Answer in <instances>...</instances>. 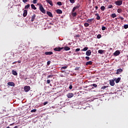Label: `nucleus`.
I'll return each instance as SVG.
<instances>
[{"instance_id":"1","label":"nucleus","mask_w":128,"mask_h":128,"mask_svg":"<svg viewBox=\"0 0 128 128\" xmlns=\"http://www.w3.org/2000/svg\"><path fill=\"white\" fill-rule=\"evenodd\" d=\"M39 9L42 12V14H46V10H44V6H42V5H40Z\"/></svg>"},{"instance_id":"2","label":"nucleus","mask_w":128,"mask_h":128,"mask_svg":"<svg viewBox=\"0 0 128 128\" xmlns=\"http://www.w3.org/2000/svg\"><path fill=\"white\" fill-rule=\"evenodd\" d=\"M24 90L26 92H30V86H25L24 87Z\"/></svg>"},{"instance_id":"3","label":"nucleus","mask_w":128,"mask_h":128,"mask_svg":"<svg viewBox=\"0 0 128 128\" xmlns=\"http://www.w3.org/2000/svg\"><path fill=\"white\" fill-rule=\"evenodd\" d=\"M116 6H122V0H118L115 2Z\"/></svg>"},{"instance_id":"4","label":"nucleus","mask_w":128,"mask_h":128,"mask_svg":"<svg viewBox=\"0 0 128 128\" xmlns=\"http://www.w3.org/2000/svg\"><path fill=\"white\" fill-rule=\"evenodd\" d=\"M120 52L118 50H116L114 53V56H120Z\"/></svg>"},{"instance_id":"5","label":"nucleus","mask_w":128,"mask_h":128,"mask_svg":"<svg viewBox=\"0 0 128 128\" xmlns=\"http://www.w3.org/2000/svg\"><path fill=\"white\" fill-rule=\"evenodd\" d=\"M64 50V47L62 48H54V50L55 52H60V50Z\"/></svg>"},{"instance_id":"6","label":"nucleus","mask_w":128,"mask_h":128,"mask_svg":"<svg viewBox=\"0 0 128 128\" xmlns=\"http://www.w3.org/2000/svg\"><path fill=\"white\" fill-rule=\"evenodd\" d=\"M110 84L112 86H114L116 84L114 83V80H110Z\"/></svg>"},{"instance_id":"7","label":"nucleus","mask_w":128,"mask_h":128,"mask_svg":"<svg viewBox=\"0 0 128 128\" xmlns=\"http://www.w3.org/2000/svg\"><path fill=\"white\" fill-rule=\"evenodd\" d=\"M86 56H90V54H92V51L90 50H88L86 52Z\"/></svg>"},{"instance_id":"8","label":"nucleus","mask_w":128,"mask_h":128,"mask_svg":"<svg viewBox=\"0 0 128 128\" xmlns=\"http://www.w3.org/2000/svg\"><path fill=\"white\" fill-rule=\"evenodd\" d=\"M7 84L10 86H16V84L14 82H8Z\"/></svg>"},{"instance_id":"9","label":"nucleus","mask_w":128,"mask_h":128,"mask_svg":"<svg viewBox=\"0 0 128 128\" xmlns=\"http://www.w3.org/2000/svg\"><path fill=\"white\" fill-rule=\"evenodd\" d=\"M121 72H122V69L119 68L116 70V74H120Z\"/></svg>"},{"instance_id":"10","label":"nucleus","mask_w":128,"mask_h":128,"mask_svg":"<svg viewBox=\"0 0 128 128\" xmlns=\"http://www.w3.org/2000/svg\"><path fill=\"white\" fill-rule=\"evenodd\" d=\"M74 96V94L72 93H69L67 94V97L68 98H72Z\"/></svg>"},{"instance_id":"11","label":"nucleus","mask_w":128,"mask_h":128,"mask_svg":"<svg viewBox=\"0 0 128 128\" xmlns=\"http://www.w3.org/2000/svg\"><path fill=\"white\" fill-rule=\"evenodd\" d=\"M46 14H47L48 16H50V18H54V16H52V14L51 12L47 11Z\"/></svg>"},{"instance_id":"12","label":"nucleus","mask_w":128,"mask_h":128,"mask_svg":"<svg viewBox=\"0 0 128 128\" xmlns=\"http://www.w3.org/2000/svg\"><path fill=\"white\" fill-rule=\"evenodd\" d=\"M46 2H48V4H50V6H54V4H52V0H46Z\"/></svg>"},{"instance_id":"13","label":"nucleus","mask_w":128,"mask_h":128,"mask_svg":"<svg viewBox=\"0 0 128 128\" xmlns=\"http://www.w3.org/2000/svg\"><path fill=\"white\" fill-rule=\"evenodd\" d=\"M53 54L54 52H44V54H46V56H51V54Z\"/></svg>"},{"instance_id":"14","label":"nucleus","mask_w":128,"mask_h":128,"mask_svg":"<svg viewBox=\"0 0 128 128\" xmlns=\"http://www.w3.org/2000/svg\"><path fill=\"white\" fill-rule=\"evenodd\" d=\"M36 14H34L32 16L31 22H34V20H36Z\"/></svg>"},{"instance_id":"15","label":"nucleus","mask_w":128,"mask_h":128,"mask_svg":"<svg viewBox=\"0 0 128 128\" xmlns=\"http://www.w3.org/2000/svg\"><path fill=\"white\" fill-rule=\"evenodd\" d=\"M63 50H70V48L68 46H66L64 47H63Z\"/></svg>"},{"instance_id":"16","label":"nucleus","mask_w":128,"mask_h":128,"mask_svg":"<svg viewBox=\"0 0 128 128\" xmlns=\"http://www.w3.org/2000/svg\"><path fill=\"white\" fill-rule=\"evenodd\" d=\"M94 20V18L88 19L86 20V22H88V24H90V22H92Z\"/></svg>"},{"instance_id":"17","label":"nucleus","mask_w":128,"mask_h":128,"mask_svg":"<svg viewBox=\"0 0 128 128\" xmlns=\"http://www.w3.org/2000/svg\"><path fill=\"white\" fill-rule=\"evenodd\" d=\"M26 16H28V10H24V14H23V16L24 18H26Z\"/></svg>"},{"instance_id":"18","label":"nucleus","mask_w":128,"mask_h":128,"mask_svg":"<svg viewBox=\"0 0 128 128\" xmlns=\"http://www.w3.org/2000/svg\"><path fill=\"white\" fill-rule=\"evenodd\" d=\"M56 14H62V11L60 9H58L57 10H56Z\"/></svg>"},{"instance_id":"19","label":"nucleus","mask_w":128,"mask_h":128,"mask_svg":"<svg viewBox=\"0 0 128 128\" xmlns=\"http://www.w3.org/2000/svg\"><path fill=\"white\" fill-rule=\"evenodd\" d=\"M86 66H92V61H89L86 62Z\"/></svg>"},{"instance_id":"20","label":"nucleus","mask_w":128,"mask_h":128,"mask_svg":"<svg viewBox=\"0 0 128 128\" xmlns=\"http://www.w3.org/2000/svg\"><path fill=\"white\" fill-rule=\"evenodd\" d=\"M12 74L14 76H18V72L16 70H12Z\"/></svg>"},{"instance_id":"21","label":"nucleus","mask_w":128,"mask_h":128,"mask_svg":"<svg viewBox=\"0 0 128 128\" xmlns=\"http://www.w3.org/2000/svg\"><path fill=\"white\" fill-rule=\"evenodd\" d=\"M104 50H98V54H104Z\"/></svg>"},{"instance_id":"22","label":"nucleus","mask_w":128,"mask_h":128,"mask_svg":"<svg viewBox=\"0 0 128 128\" xmlns=\"http://www.w3.org/2000/svg\"><path fill=\"white\" fill-rule=\"evenodd\" d=\"M120 82V78H118L116 80V84H118Z\"/></svg>"},{"instance_id":"23","label":"nucleus","mask_w":128,"mask_h":128,"mask_svg":"<svg viewBox=\"0 0 128 128\" xmlns=\"http://www.w3.org/2000/svg\"><path fill=\"white\" fill-rule=\"evenodd\" d=\"M31 8H32V10H36V6H34V4H31Z\"/></svg>"},{"instance_id":"24","label":"nucleus","mask_w":128,"mask_h":128,"mask_svg":"<svg viewBox=\"0 0 128 128\" xmlns=\"http://www.w3.org/2000/svg\"><path fill=\"white\" fill-rule=\"evenodd\" d=\"M30 4H28L25 6L24 8H25V10H26V9L28 8H30Z\"/></svg>"},{"instance_id":"25","label":"nucleus","mask_w":128,"mask_h":128,"mask_svg":"<svg viewBox=\"0 0 128 128\" xmlns=\"http://www.w3.org/2000/svg\"><path fill=\"white\" fill-rule=\"evenodd\" d=\"M100 10H101L104 12V10H106V7L104 6H102L100 7Z\"/></svg>"},{"instance_id":"26","label":"nucleus","mask_w":128,"mask_h":128,"mask_svg":"<svg viewBox=\"0 0 128 128\" xmlns=\"http://www.w3.org/2000/svg\"><path fill=\"white\" fill-rule=\"evenodd\" d=\"M111 17H112V18H116V14H113L111 15Z\"/></svg>"},{"instance_id":"27","label":"nucleus","mask_w":128,"mask_h":128,"mask_svg":"<svg viewBox=\"0 0 128 128\" xmlns=\"http://www.w3.org/2000/svg\"><path fill=\"white\" fill-rule=\"evenodd\" d=\"M80 5L78 4V5L74 6V8H76V10L78 8H80Z\"/></svg>"},{"instance_id":"28","label":"nucleus","mask_w":128,"mask_h":128,"mask_svg":"<svg viewBox=\"0 0 128 128\" xmlns=\"http://www.w3.org/2000/svg\"><path fill=\"white\" fill-rule=\"evenodd\" d=\"M88 50V47H85L84 48H83V50H82L84 51V52H86V50Z\"/></svg>"},{"instance_id":"29","label":"nucleus","mask_w":128,"mask_h":128,"mask_svg":"<svg viewBox=\"0 0 128 128\" xmlns=\"http://www.w3.org/2000/svg\"><path fill=\"white\" fill-rule=\"evenodd\" d=\"M90 26V24L88 22H86L84 24V26H86V28H87V26Z\"/></svg>"},{"instance_id":"30","label":"nucleus","mask_w":128,"mask_h":128,"mask_svg":"<svg viewBox=\"0 0 128 128\" xmlns=\"http://www.w3.org/2000/svg\"><path fill=\"white\" fill-rule=\"evenodd\" d=\"M108 88V86H102L101 88V90H104L105 88Z\"/></svg>"},{"instance_id":"31","label":"nucleus","mask_w":128,"mask_h":128,"mask_svg":"<svg viewBox=\"0 0 128 128\" xmlns=\"http://www.w3.org/2000/svg\"><path fill=\"white\" fill-rule=\"evenodd\" d=\"M66 68H68V66H64L61 68L62 70H66Z\"/></svg>"},{"instance_id":"32","label":"nucleus","mask_w":128,"mask_h":128,"mask_svg":"<svg viewBox=\"0 0 128 128\" xmlns=\"http://www.w3.org/2000/svg\"><path fill=\"white\" fill-rule=\"evenodd\" d=\"M76 15H77V14H76V12H72V16H76Z\"/></svg>"},{"instance_id":"33","label":"nucleus","mask_w":128,"mask_h":128,"mask_svg":"<svg viewBox=\"0 0 128 128\" xmlns=\"http://www.w3.org/2000/svg\"><path fill=\"white\" fill-rule=\"evenodd\" d=\"M91 86H92L94 88H98V84H92Z\"/></svg>"},{"instance_id":"34","label":"nucleus","mask_w":128,"mask_h":128,"mask_svg":"<svg viewBox=\"0 0 128 128\" xmlns=\"http://www.w3.org/2000/svg\"><path fill=\"white\" fill-rule=\"evenodd\" d=\"M122 9H120V8H118V10H117V12H118V14H120V12H122Z\"/></svg>"},{"instance_id":"35","label":"nucleus","mask_w":128,"mask_h":128,"mask_svg":"<svg viewBox=\"0 0 128 128\" xmlns=\"http://www.w3.org/2000/svg\"><path fill=\"white\" fill-rule=\"evenodd\" d=\"M124 26L125 30H126V28H128V24H124Z\"/></svg>"},{"instance_id":"36","label":"nucleus","mask_w":128,"mask_h":128,"mask_svg":"<svg viewBox=\"0 0 128 128\" xmlns=\"http://www.w3.org/2000/svg\"><path fill=\"white\" fill-rule=\"evenodd\" d=\"M57 4H58V6H62V2H58Z\"/></svg>"},{"instance_id":"37","label":"nucleus","mask_w":128,"mask_h":128,"mask_svg":"<svg viewBox=\"0 0 128 128\" xmlns=\"http://www.w3.org/2000/svg\"><path fill=\"white\" fill-rule=\"evenodd\" d=\"M106 26H102V30H106Z\"/></svg>"},{"instance_id":"38","label":"nucleus","mask_w":128,"mask_h":128,"mask_svg":"<svg viewBox=\"0 0 128 128\" xmlns=\"http://www.w3.org/2000/svg\"><path fill=\"white\" fill-rule=\"evenodd\" d=\"M102 38V35L100 34H98L97 36V38Z\"/></svg>"},{"instance_id":"39","label":"nucleus","mask_w":128,"mask_h":128,"mask_svg":"<svg viewBox=\"0 0 128 128\" xmlns=\"http://www.w3.org/2000/svg\"><path fill=\"white\" fill-rule=\"evenodd\" d=\"M113 6L112 5H109L108 6V8H112Z\"/></svg>"},{"instance_id":"40","label":"nucleus","mask_w":128,"mask_h":128,"mask_svg":"<svg viewBox=\"0 0 128 128\" xmlns=\"http://www.w3.org/2000/svg\"><path fill=\"white\" fill-rule=\"evenodd\" d=\"M96 20H100V16H96Z\"/></svg>"},{"instance_id":"41","label":"nucleus","mask_w":128,"mask_h":128,"mask_svg":"<svg viewBox=\"0 0 128 128\" xmlns=\"http://www.w3.org/2000/svg\"><path fill=\"white\" fill-rule=\"evenodd\" d=\"M70 2L71 4H74V0H70Z\"/></svg>"},{"instance_id":"42","label":"nucleus","mask_w":128,"mask_h":128,"mask_svg":"<svg viewBox=\"0 0 128 128\" xmlns=\"http://www.w3.org/2000/svg\"><path fill=\"white\" fill-rule=\"evenodd\" d=\"M36 112V109L32 110H31L32 112Z\"/></svg>"},{"instance_id":"43","label":"nucleus","mask_w":128,"mask_h":128,"mask_svg":"<svg viewBox=\"0 0 128 128\" xmlns=\"http://www.w3.org/2000/svg\"><path fill=\"white\" fill-rule=\"evenodd\" d=\"M53 76L52 75H49L47 76V78H52Z\"/></svg>"},{"instance_id":"44","label":"nucleus","mask_w":128,"mask_h":128,"mask_svg":"<svg viewBox=\"0 0 128 128\" xmlns=\"http://www.w3.org/2000/svg\"><path fill=\"white\" fill-rule=\"evenodd\" d=\"M28 2V0H22V2H24V4Z\"/></svg>"},{"instance_id":"45","label":"nucleus","mask_w":128,"mask_h":128,"mask_svg":"<svg viewBox=\"0 0 128 128\" xmlns=\"http://www.w3.org/2000/svg\"><path fill=\"white\" fill-rule=\"evenodd\" d=\"M119 18H120L122 20H124V18L122 16H119Z\"/></svg>"},{"instance_id":"46","label":"nucleus","mask_w":128,"mask_h":128,"mask_svg":"<svg viewBox=\"0 0 128 128\" xmlns=\"http://www.w3.org/2000/svg\"><path fill=\"white\" fill-rule=\"evenodd\" d=\"M50 61H48L47 62V66H50Z\"/></svg>"},{"instance_id":"47","label":"nucleus","mask_w":128,"mask_h":128,"mask_svg":"<svg viewBox=\"0 0 128 128\" xmlns=\"http://www.w3.org/2000/svg\"><path fill=\"white\" fill-rule=\"evenodd\" d=\"M75 70H80V67H76L75 68Z\"/></svg>"},{"instance_id":"48","label":"nucleus","mask_w":128,"mask_h":128,"mask_svg":"<svg viewBox=\"0 0 128 128\" xmlns=\"http://www.w3.org/2000/svg\"><path fill=\"white\" fill-rule=\"evenodd\" d=\"M38 0H34L32 1V2L34 4H36V2H37Z\"/></svg>"},{"instance_id":"49","label":"nucleus","mask_w":128,"mask_h":128,"mask_svg":"<svg viewBox=\"0 0 128 128\" xmlns=\"http://www.w3.org/2000/svg\"><path fill=\"white\" fill-rule=\"evenodd\" d=\"M80 48H78L76 50V52H80Z\"/></svg>"},{"instance_id":"50","label":"nucleus","mask_w":128,"mask_h":128,"mask_svg":"<svg viewBox=\"0 0 128 128\" xmlns=\"http://www.w3.org/2000/svg\"><path fill=\"white\" fill-rule=\"evenodd\" d=\"M46 82H47V84H50V80H48Z\"/></svg>"},{"instance_id":"51","label":"nucleus","mask_w":128,"mask_h":128,"mask_svg":"<svg viewBox=\"0 0 128 128\" xmlns=\"http://www.w3.org/2000/svg\"><path fill=\"white\" fill-rule=\"evenodd\" d=\"M86 60H90V57H88V56H86Z\"/></svg>"},{"instance_id":"52","label":"nucleus","mask_w":128,"mask_h":128,"mask_svg":"<svg viewBox=\"0 0 128 128\" xmlns=\"http://www.w3.org/2000/svg\"><path fill=\"white\" fill-rule=\"evenodd\" d=\"M48 104V102H44V106H46V104Z\"/></svg>"},{"instance_id":"53","label":"nucleus","mask_w":128,"mask_h":128,"mask_svg":"<svg viewBox=\"0 0 128 128\" xmlns=\"http://www.w3.org/2000/svg\"><path fill=\"white\" fill-rule=\"evenodd\" d=\"M76 10V9L74 7V8H73V9L72 10V12H74Z\"/></svg>"},{"instance_id":"54","label":"nucleus","mask_w":128,"mask_h":128,"mask_svg":"<svg viewBox=\"0 0 128 128\" xmlns=\"http://www.w3.org/2000/svg\"><path fill=\"white\" fill-rule=\"evenodd\" d=\"M69 88H70V90H72V86L70 85V86H69Z\"/></svg>"},{"instance_id":"55","label":"nucleus","mask_w":128,"mask_h":128,"mask_svg":"<svg viewBox=\"0 0 128 128\" xmlns=\"http://www.w3.org/2000/svg\"><path fill=\"white\" fill-rule=\"evenodd\" d=\"M16 62H13L12 63V64H16Z\"/></svg>"},{"instance_id":"56","label":"nucleus","mask_w":128,"mask_h":128,"mask_svg":"<svg viewBox=\"0 0 128 128\" xmlns=\"http://www.w3.org/2000/svg\"><path fill=\"white\" fill-rule=\"evenodd\" d=\"M95 16H98L100 15L96 13V14H95Z\"/></svg>"},{"instance_id":"57","label":"nucleus","mask_w":128,"mask_h":128,"mask_svg":"<svg viewBox=\"0 0 128 128\" xmlns=\"http://www.w3.org/2000/svg\"><path fill=\"white\" fill-rule=\"evenodd\" d=\"M18 64H20V62H22L20 60H19L18 61Z\"/></svg>"},{"instance_id":"58","label":"nucleus","mask_w":128,"mask_h":128,"mask_svg":"<svg viewBox=\"0 0 128 128\" xmlns=\"http://www.w3.org/2000/svg\"><path fill=\"white\" fill-rule=\"evenodd\" d=\"M95 8H96V10H98V6H96Z\"/></svg>"},{"instance_id":"59","label":"nucleus","mask_w":128,"mask_h":128,"mask_svg":"<svg viewBox=\"0 0 128 128\" xmlns=\"http://www.w3.org/2000/svg\"><path fill=\"white\" fill-rule=\"evenodd\" d=\"M106 2H110V0H105Z\"/></svg>"},{"instance_id":"60","label":"nucleus","mask_w":128,"mask_h":128,"mask_svg":"<svg viewBox=\"0 0 128 128\" xmlns=\"http://www.w3.org/2000/svg\"><path fill=\"white\" fill-rule=\"evenodd\" d=\"M18 128V126H16L14 127V128Z\"/></svg>"},{"instance_id":"61","label":"nucleus","mask_w":128,"mask_h":128,"mask_svg":"<svg viewBox=\"0 0 128 128\" xmlns=\"http://www.w3.org/2000/svg\"><path fill=\"white\" fill-rule=\"evenodd\" d=\"M28 80V78H25V80Z\"/></svg>"},{"instance_id":"62","label":"nucleus","mask_w":128,"mask_h":128,"mask_svg":"<svg viewBox=\"0 0 128 128\" xmlns=\"http://www.w3.org/2000/svg\"><path fill=\"white\" fill-rule=\"evenodd\" d=\"M11 12H12V10L11 11Z\"/></svg>"}]
</instances>
